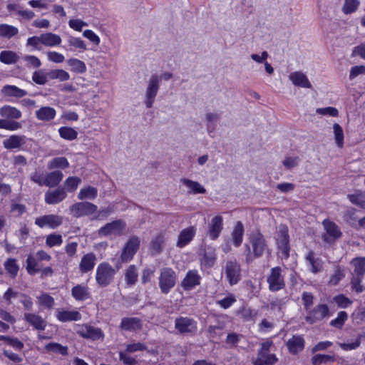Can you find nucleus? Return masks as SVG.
Listing matches in <instances>:
<instances>
[{
	"label": "nucleus",
	"instance_id": "nucleus-1",
	"mask_svg": "<svg viewBox=\"0 0 365 365\" xmlns=\"http://www.w3.org/2000/svg\"><path fill=\"white\" fill-rule=\"evenodd\" d=\"M250 245L245 244L246 262L249 263L254 258H259L263 255L267 250V244L264 235L259 231H252L249 236Z\"/></svg>",
	"mask_w": 365,
	"mask_h": 365
},
{
	"label": "nucleus",
	"instance_id": "nucleus-2",
	"mask_svg": "<svg viewBox=\"0 0 365 365\" xmlns=\"http://www.w3.org/2000/svg\"><path fill=\"white\" fill-rule=\"evenodd\" d=\"M0 115L4 118L0 119V129L15 131L21 128V123L15 120L20 119L22 113L16 107L9 105L2 106L0 108Z\"/></svg>",
	"mask_w": 365,
	"mask_h": 365
},
{
	"label": "nucleus",
	"instance_id": "nucleus-3",
	"mask_svg": "<svg viewBox=\"0 0 365 365\" xmlns=\"http://www.w3.org/2000/svg\"><path fill=\"white\" fill-rule=\"evenodd\" d=\"M173 77L169 72L163 73L160 76L158 74H153L147 82V87L145 93L144 103L148 108L153 107L155 97L160 88V83L162 79L168 81Z\"/></svg>",
	"mask_w": 365,
	"mask_h": 365
},
{
	"label": "nucleus",
	"instance_id": "nucleus-4",
	"mask_svg": "<svg viewBox=\"0 0 365 365\" xmlns=\"http://www.w3.org/2000/svg\"><path fill=\"white\" fill-rule=\"evenodd\" d=\"M273 346V341L271 339L262 342L257 357L252 359L253 365H274L278 359L274 354L270 353Z\"/></svg>",
	"mask_w": 365,
	"mask_h": 365
},
{
	"label": "nucleus",
	"instance_id": "nucleus-5",
	"mask_svg": "<svg viewBox=\"0 0 365 365\" xmlns=\"http://www.w3.org/2000/svg\"><path fill=\"white\" fill-rule=\"evenodd\" d=\"M115 269L108 262H103L96 268V281L102 287L111 284L116 274Z\"/></svg>",
	"mask_w": 365,
	"mask_h": 365
},
{
	"label": "nucleus",
	"instance_id": "nucleus-6",
	"mask_svg": "<svg viewBox=\"0 0 365 365\" xmlns=\"http://www.w3.org/2000/svg\"><path fill=\"white\" fill-rule=\"evenodd\" d=\"M284 271L280 267H275L270 269L267 277L269 289L271 292L279 291L285 287Z\"/></svg>",
	"mask_w": 365,
	"mask_h": 365
},
{
	"label": "nucleus",
	"instance_id": "nucleus-7",
	"mask_svg": "<svg viewBox=\"0 0 365 365\" xmlns=\"http://www.w3.org/2000/svg\"><path fill=\"white\" fill-rule=\"evenodd\" d=\"M126 223L122 220H114L101 227L98 232L100 237H118L123 235Z\"/></svg>",
	"mask_w": 365,
	"mask_h": 365
},
{
	"label": "nucleus",
	"instance_id": "nucleus-8",
	"mask_svg": "<svg viewBox=\"0 0 365 365\" xmlns=\"http://www.w3.org/2000/svg\"><path fill=\"white\" fill-rule=\"evenodd\" d=\"M175 283L176 274L171 268L165 267L160 269L159 287L162 293L168 294L175 287Z\"/></svg>",
	"mask_w": 365,
	"mask_h": 365
},
{
	"label": "nucleus",
	"instance_id": "nucleus-9",
	"mask_svg": "<svg viewBox=\"0 0 365 365\" xmlns=\"http://www.w3.org/2000/svg\"><path fill=\"white\" fill-rule=\"evenodd\" d=\"M288 228L284 225H280L278 227V235L277 237V245L282 257L287 259L289 256Z\"/></svg>",
	"mask_w": 365,
	"mask_h": 365
},
{
	"label": "nucleus",
	"instance_id": "nucleus-10",
	"mask_svg": "<svg viewBox=\"0 0 365 365\" xmlns=\"http://www.w3.org/2000/svg\"><path fill=\"white\" fill-rule=\"evenodd\" d=\"M140 240L137 236H132L124 245L120 255L122 262H128L133 259L139 249Z\"/></svg>",
	"mask_w": 365,
	"mask_h": 365
},
{
	"label": "nucleus",
	"instance_id": "nucleus-11",
	"mask_svg": "<svg viewBox=\"0 0 365 365\" xmlns=\"http://www.w3.org/2000/svg\"><path fill=\"white\" fill-rule=\"evenodd\" d=\"M225 274L230 285L237 284L241 279V267L236 260H229L225 267Z\"/></svg>",
	"mask_w": 365,
	"mask_h": 365
},
{
	"label": "nucleus",
	"instance_id": "nucleus-12",
	"mask_svg": "<svg viewBox=\"0 0 365 365\" xmlns=\"http://www.w3.org/2000/svg\"><path fill=\"white\" fill-rule=\"evenodd\" d=\"M76 331L79 336L85 339L98 340L104 338V334L100 328L89 324H78Z\"/></svg>",
	"mask_w": 365,
	"mask_h": 365
},
{
	"label": "nucleus",
	"instance_id": "nucleus-13",
	"mask_svg": "<svg viewBox=\"0 0 365 365\" xmlns=\"http://www.w3.org/2000/svg\"><path fill=\"white\" fill-rule=\"evenodd\" d=\"M175 327L180 334H194L197 331V324L193 319L180 317L175 319Z\"/></svg>",
	"mask_w": 365,
	"mask_h": 365
},
{
	"label": "nucleus",
	"instance_id": "nucleus-14",
	"mask_svg": "<svg viewBox=\"0 0 365 365\" xmlns=\"http://www.w3.org/2000/svg\"><path fill=\"white\" fill-rule=\"evenodd\" d=\"M97 206L88 202H77L70 207L71 214L75 217L91 215L97 211Z\"/></svg>",
	"mask_w": 365,
	"mask_h": 365
},
{
	"label": "nucleus",
	"instance_id": "nucleus-15",
	"mask_svg": "<svg viewBox=\"0 0 365 365\" xmlns=\"http://www.w3.org/2000/svg\"><path fill=\"white\" fill-rule=\"evenodd\" d=\"M63 222V217L57 215H46L36 218L35 224L40 228L56 229Z\"/></svg>",
	"mask_w": 365,
	"mask_h": 365
},
{
	"label": "nucleus",
	"instance_id": "nucleus-16",
	"mask_svg": "<svg viewBox=\"0 0 365 365\" xmlns=\"http://www.w3.org/2000/svg\"><path fill=\"white\" fill-rule=\"evenodd\" d=\"M322 225L326 232L322 235V238L327 242H331L341 235L339 227L333 222L329 220H324Z\"/></svg>",
	"mask_w": 365,
	"mask_h": 365
},
{
	"label": "nucleus",
	"instance_id": "nucleus-17",
	"mask_svg": "<svg viewBox=\"0 0 365 365\" xmlns=\"http://www.w3.org/2000/svg\"><path fill=\"white\" fill-rule=\"evenodd\" d=\"M329 309L327 304H319L312 310L307 312L306 321L314 324L329 316Z\"/></svg>",
	"mask_w": 365,
	"mask_h": 365
},
{
	"label": "nucleus",
	"instance_id": "nucleus-18",
	"mask_svg": "<svg viewBox=\"0 0 365 365\" xmlns=\"http://www.w3.org/2000/svg\"><path fill=\"white\" fill-rule=\"evenodd\" d=\"M223 230V217L216 215L212 218L208 225V236L212 240H217Z\"/></svg>",
	"mask_w": 365,
	"mask_h": 365
},
{
	"label": "nucleus",
	"instance_id": "nucleus-19",
	"mask_svg": "<svg viewBox=\"0 0 365 365\" xmlns=\"http://www.w3.org/2000/svg\"><path fill=\"white\" fill-rule=\"evenodd\" d=\"M195 234L196 229L193 226L183 229L178 236L176 246L179 248L185 247L192 240Z\"/></svg>",
	"mask_w": 365,
	"mask_h": 365
},
{
	"label": "nucleus",
	"instance_id": "nucleus-20",
	"mask_svg": "<svg viewBox=\"0 0 365 365\" xmlns=\"http://www.w3.org/2000/svg\"><path fill=\"white\" fill-rule=\"evenodd\" d=\"M97 262V257L93 252L84 255L79 263V270L81 273L85 274L93 271Z\"/></svg>",
	"mask_w": 365,
	"mask_h": 365
},
{
	"label": "nucleus",
	"instance_id": "nucleus-21",
	"mask_svg": "<svg viewBox=\"0 0 365 365\" xmlns=\"http://www.w3.org/2000/svg\"><path fill=\"white\" fill-rule=\"evenodd\" d=\"M24 319L34 329L43 331L46 327V321L38 314L25 313Z\"/></svg>",
	"mask_w": 365,
	"mask_h": 365
},
{
	"label": "nucleus",
	"instance_id": "nucleus-22",
	"mask_svg": "<svg viewBox=\"0 0 365 365\" xmlns=\"http://www.w3.org/2000/svg\"><path fill=\"white\" fill-rule=\"evenodd\" d=\"M289 79L295 86L311 88L312 83L309 81L306 74L302 71H294L289 73Z\"/></svg>",
	"mask_w": 365,
	"mask_h": 365
},
{
	"label": "nucleus",
	"instance_id": "nucleus-23",
	"mask_svg": "<svg viewBox=\"0 0 365 365\" xmlns=\"http://www.w3.org/2000/svg\"><path fill=\"white\" fill-rule=\"evenodd\" d=\"M56 319L61 322H67L72 321H79L82 316L81 313L76 310H64L58 309L56 311Z\"/></svg>",
	"mask_w": 365,
	"mask_h": 365
},
{
	"label": "nucleus",
	"instance_id": "nucleus-24",
	"mask_svg": "<svg viewBox=\"0 0 365 365\" xmlns=\"http://www.w3.org/2000/svg\"><path fill=\"white\" fill-rule=\"evenodd\" d=\"M201 277L195 269L187 272L182 282V287L185 290H190L200 283Z\"/></svg>",
	"mask_w": 365,
	"mask_h": 365
},
{
	"label": "nucleus",
	"instance_id": "nucleus-25",
	"mask_svg": "<svg viewBox=\"0 0 365 365\" xmlns=\"http://www.w3.org/2000/svg\"><path fill=\"white\" fill-rule=\"evenodd\" d=\"M67 195L63 188L48 190L45 193V202L48 205H55L62 202Z\"/></svg>",
	"mask_w": 365,
	"mask_h": 365
},
{
	"label": "nucleus",
	"instance_id": "nucleus-26",
	"mask_svg": "<svg viewBox=\"0 0 365 365\" xmlns=\"http://www.w3.org/2000/svg\"><path fill=\"white\" fill-rule=\"evenodd\" d=\"M24 135H11L3 141L4 147L7 150L19 149L26 143Z\"/></svg>",
	"mask_w": 365,
	"mask_h": 365
},
{
	"label": "nucleus",
	"instance_id": "nucleus-27",
	"mask_svg": "<svg viewBox=\"0 0 365 365\" xmlns=\"http://www.w3.org/2000/svg\"><path fill=\"white\" fill-rule=\"evenodd\" d=\"M305 341L299 335H294L287 341V347L292 354L301 352L304 348Z\"/></svg>",
	"mask_w": 365,
	"mask_h": 365
},
{
	"label": "nucleus",
	"instance_id": "nucleus-28",
	"mask_svg": "<svg viewBox=\"0 0 365 365\" xmlns=\"http://www.w3.org/2000/svg\"><path fill=\"white\" fill-rule=\"evenodd\" d=\"M306 265L309 271L314 274L319 272L322 269V261L314 257L313 251H309L304 257Z\"/></svg>",
	"mask_w": 365,
	"mask_h": 365
},
{
	"label": "nucleus",
	"instance_id": "nucleus-29",
	"mask_svg": "<svg viewBox=\"0 0 365 365\" xmlns=\"http://www.w3.org/2000/svg\"><path fill=\"white\" fill-rule=\"evenodd\" d=\"M67 43L68 47H63L67 51L83 53L87 50L86 42L79 37L69 36L67 38Z\"/></svg>",
	"mask_w": 365,
	"mask_h": 365
},
{
	"label": "nucleus",
	"instance_id": "nucleus-30",
	"mask_svg": "<svg viewBox=\"0 0 365 365\" xmlns=\"http://www.w3.org/2000/svg\"><path fill=\"white\" fill-rule=\"evenodd\" d=\"M166 240V235L165 233L160 232L157 234L152 239L149 250L153 255L159 254L162 252L163 249L164 244Z\"/></svg>",
	"mask_w": 365,
	"mask_h": 365
},
{
	"label": "nucleus",
	"instance_id": "nucleus-31",
	"mask_svg": "<svg viewBox=\"0 0 365 365\" xmlns=\"http://www.w3.org/2000/svg\"><path fill=\"white\" fill-rule=\"evenodd\" d=\"M71 295L76 301H86L91 297L89 289L86 284H77L71 289Z\"/></svg>",
	"mask_w": 365,
	"mask_h": 365
},
{
	"label": "nucleus",
	"instance_id": "nucleus-32",
	"mask_svg": "<svg viewBox=\"0 0 365 365\" xmlns=\"http://www.w3.org/2000/svg\"><path fill=\"white\" fill-rule=\"evenodd\" d=\"M180 182L188 189L187 193L189 194L197 195L205 194L206 192L205 188L197 181L187 178H182L180 179Z\"/></svg>",
	"mask_w": 365,
	"mask_h": 365
},
{
	"label": "nucleus",
	"instance_id": "nucleus-33",
	"mask_svg": "<svg viewBox=\"0 0 365 365\" xmlns=\"http://www.w3.org/2000/svg\"><path fill=\"white\" fill-rule=\"evenodd\" d=\"M43 46L46 47H57L59 46L62 42L61 37L52 32H46L41 34Z\"/></svg>",
	"mask_w": 365,
	"mask_h": 365
},
{
	"label": "nucleus",
	"instance_id": "nucleus-34",
	"mask_svg": "<svg viewBox=\"0 0 365 365\" xmlns=\"http://www.w3.org/2000/svg\"><path fill=\"white\" fill-rule=\"evenodd\" d=\"M35 115L36 118L39 120L50 121L54 119L56 111L52 107L43 106L36 111Z\"/></svg>",
	"mask_w": 365,
	"mask_h": 365
},
{
	"label": "nucleus",
	"instance_id": "nucleus-35",
	"mask_svg": "<svg viewBox=\"0 0 365 365\" xmlns=\"http://www.w3.org/2000/svg\"><path fill=\"white\" fill-rule=\"evenodd\" d=\"M244 232L245 229L243 224L240 221L237 222L231 233L233 244L236 247L241 245L243 240Z\"/></svg>",
	"mask_w": 365,
	"mask_h": 365
},
{
	"label": "nucleus",
	"instance_id": "nucleus-36",
	"mask_svg": "<svg viewBox=\"0 0 365 365\" xmlns=\"http://www.w3.org/2000/svg\"><path fill=\"white\" fill-rule=\"evenodd\" d=\"M63 178V174L61 171L54 170L47 173L45 175V186L48 187H53L58 185Z\"/></svg>",
	"mask_w": 365,
	"mask_h": 365
},
{
	"label": "nucleus",
	"instance_id": "nucleus-37",
	"mask_svg": "<svg viewBox=\"0 0 365 365\" xmlns=\"http://www.w3.org/2000/svg\"><path fill=\"white\" fill-rule=\"evenodd\" d=\"M269 54L267 51H262L261 54L252 53L250 55V58L258 63H263L264 69L268 74H272L274 73V68L272 65L267 62Z\"/></svg>",
	"mask_w": 365,
	"mask_h": 365
},
{
	"label": "nucleus",
	"instance_id": "nucleus-38",
	"mask_svg": "<svg viewBox=\"0 0 365 365\" xmlns=\"http://www.w3.org/2000/svg\"><path fill=\"white\" fill-rule=\"evenodd\" d=\"M120 328L125 331H136L141 328V321L137 317L123 318Z\"/></svg>",
	"mask_w": 365,
	"mask_h": 365
},
{
	"label": "nucleus",
	"instance_id": "nucleus-39",
	"mask_svg": "<svg viewBox=\"0 0 365 365\" xmlns=\"http://www.w3.org/2000/svg\"><path fill=\"white\" fill-rule=\"evenodd\" d=\"M2 93L7 96L21 98L27 95L25 90L13 85H6L2 88Z\"/></svg>",
	"mask_w": 365,
	"mask_h": 365
},
{
	"label": "nucleus",
	"instance_id": "nucleus-40",
	"mask_svg": "<svg viewBox=\"0 0 365 365\" xmlns=\"http://www.w3.org/2000/svg\"><path fill=\"white\" fill-rule=\"evenodd\" d=\"M36 304L40 308L52 309L55 301L48 293H42L36 297Z\"/></svg>",
	"mask_w": 365,
	"mask_h": 365
},
{
	"label": "nucleus",
	"instance_id": "nucleus-41",
	"mask_svg": "<svg viewBox=\"0 0 365 365\" xmlns=\"http://www.w3.org/2000/svg\"><path fill=\"white\" fill-rule=\"evenodd\" d=\"M365 339V332L362 331L358 334L357 338L354 340V341L351 343H341L339 342V346L344 351H352L358 349L361 344V341Z\"/></svg>",
	"mask_w": 365,
	"mask_h": 365
},
{
	"label": "nucleus",
	"instance_id": "nucleus-42",
	"mask_svg": "<svg viewBox=\"0 0 365 365\" xmlns=\"http://www.w3.org/2000/svg\"><path fill=\"white\" fill-rule=\"evenodd\" d=\"M351 264L354 267V275L364 277L365 275V257L353 259Z\"/></svg>",
	"mask_w": 365,
	"mask_h": 365
},
{
	"label": "nucleus",
	"instance_id": "nucleus-43",
	"mask_svg": "<svg viewBox=\"0 0 365 365\" xmlns=\"http://www.w3.org/2000/svg\"><path fill=\"white\" fill-rule=\"evenodd\" d=\"M67 64L71 67V70L75 73H83L87 70L85 63L78 58H71L68 59Z\"/></svg>",
	"mask_w": 365,
	"mask_h": 365
},
{
	"label": "nucleus",
	"instance_id": "nucleus-44",
	"mask_svg": "<svg viewBox=\"0 0 365 365\" xmlns=\"http://www.w3.org/2000/svg\"><path fill=\"white\" fill-rule=\"evenodd\" d=\"M69 166L68 160L64 157H57L51 160L47 164V168L53 170L55 168L65 169Z\"/></svg>",
	"mask_w": 365,
	"mask_h": 365
},
{
	"label": "nucleus",
	"instance_id": "nucleus-45",
	"mask_svg": "<svg viewBox=\"0 0 365 365\" xmlns=\"http://www.w3.org/2000/svg\"><path fill=\"white\" fill-rule=\"evenodd\" d=\"M238 315L246 322L254 320L257 315V311L247 306H243L239 311Z\"/></svg>",
	"mask_w": 365,
	"mask_h": 365
},
{
	"label": "nucleus",
	"instance_id": "nucleus-46",
	"mask_svg": "<svg viewBox=\"0 0 365 365\" xmlns=\"http://www.w3.org/2000/svg\"><path fill=\"white\" fill-rule=\"evenodd\" d=\"M97 188L91 186H88L86 187L81 189L80 192L78 194V198L80 200H94L97 197Z\"/></svg>",
	"mask_w": 365,
	"mask_h": 365
},
{
	"label": "nucleus",
	"instance_id": "nucleus-47",
	"mask_svg": "<svg viewBox=\"0 0 365 365\" xmlns=\"http://www.w3.org/2000/svg\"><path fill=\"white\" fill-rule=\"evenodd\" d=\"M37 260L38 259H36L35 257L31 255H29L26 260V269L30 275H34L40 271V267Z\"/></svg>",
	"mask_w": 365,
	"mask_h": 365
},
{
	"label": "nucleus",
	"instance_id": "nucleus-48",
	"mask_svg": "<svg viewBox=\"0 0 365 365\" xmlns=\"http://www.w3.org/2000/svg\"><path fill=\"white\" fill-rule=\"evenodd\" d=\"M81 180L78 177H68L63 183L64 187L63 188L66 192H74L81 184Z\"/></svg>",
	"mask_w": 365,
	"mask_h": 365
},
{
	"label": "nucleus",
	"instance_id": "nucleus-49",
	"mask_svg": "<svg viewBox=\"0 0 365 365\" xmlns=\"http://www.w3.org/2000/svg\"><path fill=\"white\" fill-rule=\"evenodd\" d=\"M19 32V29L11 25L2 24H0V36L6 38H11L16 36Z\"/></svg>",
	"mask_w": 365,
	"mask_h": 365
},
{
	"label": "nucleus",
	"instance_id": "nucleus-50",
	"mask_svg": "<svg viewBox=\"0 0 365 365\" xmlns=\"http://www.w3.org/2000/svg\"><path fill=\"white\" fill-rule=\"evenodd\" d=\"M45 349L48 352L60 354L63 356L68 354V347L58 343L51 342L45 346Z\"/></svg>",
	"mask_w": 365,
	"mask_h": 365
},
{
	"label": "nucleus",
	"instance_id": "nucleus-51",
	"mask_svg": "<svg viewBox=\"0 0 365 365\" xmlns=\"http://www.w3.org/2000/svg\"><path fill=\"white\" fill-rule=\"evenodd\" d=\"M334 138L336 146L339 148L344 146V131L341 126L338 123L333 125Z\"/></svg>",
	"mask_w": 365,
	"mask_h": 365
},
{
	"label": "nucleus",
	"instance_id": "nucleus-52",
	"mask_svg": "<svg viewBox=\"0 0 365 365\" xmlns=\"http://www.w3.org/2000/svg\"><path fill=\"white\" fill-rule=\"evenodd\" d=\"M58 133L61 138L67 140H73L77 138V131L71 127L63 126L58 129Z\"/></svg>",
	"mask_w": 365,
	"mask_h": 365
},
{
	"label": "nucleus",
	"instance_id": "nucleus-53",
	"mask_svg": "<svg viewBox=\"0 0 365 365\" xmlns=\"http://www.w3.org/2000/svg\"><path fill=\"white\" fill-rule=\"evenodd\" d=\"M19 56L11 51H3L0 53V61L5 64H13L18 61Z\"/></svg>",
	"mask_w": 365,
	"mask_h": 365
},
{
	"label": "nucleus",
	"instance_id": "nucleus-54",
	"mask_svg": "<svg viewBox=\"0 0 365 365\" xmlns=\"http://www.w3.org/2000/svg\"><path fill=\"white\" fill-rule=\"evenodd\" d=\"M138 270L135 265H130L125 272V277L127 284L133 285L138 279Z\"/></svg>",
	"mask_w": 365,
	"mask_h": 365
},
{
	"label": "nucleus",
	"instance_id": "nucleus-55",
	"mask_svg": "<svg viewBox=\"0 0 365 365\" xmlns=\"http://www.w3.org/2000/svg\"><path fill=\"white\" fill-rule=\"evenodd\" d=\"M4 267L9 275L14 278L19 272V267L16 263V260L13 258H9L4 262Z\"/></svg>",
	"mask_w": 365,
	"mask_h": 365
},
{
	"label": "nucleus",
	"instance_id": "nucleus-56",
	"mask_svg": "<svg viewBox=\"0 0 365 365\" xmlns=\"http://www.w3.org/2000/svg\"><path fill=\"white\" fill-rule=\"evenodd\" d=\"M359 4V0H344L342 11L345 14H352L358 9Z\"/></svg>",
	"mask_w": 365,
	"mask_h": 365
},
{
	"label": "nucleus",
	"instance_id": "nucleus-57",
	"mask_svg": "<svg viewBox=\"0 0 365 365\" xmlns=\"http://www.w3.org/2000/svg\"><path fill=\"white\" fill-rule=\"evenodd\" d=\"M63 242L62 236L59 234H50L46 236V245L48 247H53L54 246H60Z\"/></svg>",
	"mask_w": 365,
	"mask_h": 365
},
{
	"label": "nucleus",
	"instance_id": "nucleus-58",
	"mask_svg": "<svg viewBox=\"0 0 365 365\" xmlns=\"http://www.w3.org/2000/svg\"><path fill=\"white\" fill-rule=\"evenodd\" d=\"M51 79H58L60 81H66L70 79L69 73L63 69H56L48 73Z\"/></svg>",
	"mask_w": 365,
	"mask_h": 365
},
{
	"label": "nucleus",
	"instance_id": "nucleus-59",
	"mask_svg": "<svg viewBox=\"0 0 365 365\" xmlns=\"http://www.w3.org/2000/svg\"><path fill=\"white\" fill-rule=\"evenodd\" d=\"M48 74L42 69L36 71L32 74V80L36 84L45 85L48 81Z\"/></svg>",
	"mask_w": 365,
	"mask_h": 365
},
{
	"label": "nucleus",
	"instance_id": "nucleus-60",
	"mask_svg": "<svg viewBox=\"0 0 365 365\" xmlns=\"http://www.w3.org/2000/svg\"><path fill=\"white\" fill-rule=\"evenodd\" d=\"M347 319V313L346 312L341 311L338 313L336 318L330 322V326L336 328H341Z\"/></svg>",
	"mask_w": 365,
	"mask_h": 365
},
{
	"label": "nucleus",
	"instance_id": "nucleus-61",
	"mask_svg": "<svg viewBox=\"0 0 365 365\" xmlns=\"http://www.w3.org/2000/svg\"><path fill=\"white\" fill-rule=\"evenodd\" d=\"M41 34L29 37L26 41V46H31L36 50H41L43 46Z\"/></svg>",
	"mask_w": 365,
	"mask_h": 365
},
{
	"label": "nucleus",
	"instance_id": "nucleus-62",
	"mask_svg": "<svg viewBox=\"0 0 365 365\" xmlns=\"http://www.w3.org/2000/svg\"><path fill=\"white\" fill-rule=\"evenodd\" d=\"M242 338V334H239L235 332L229 333L226 337L225 343L230 348L235 346Z\"/></svg>",
	"mask_w": 365,
	"mask_h": 365
},
{
	"label": "nucleus",
	"instance_id": "nucleus-63",
	"mask_svg": "<svg viewBox=\"0 0 365 365\" xmlns=\"http://www.w3.org/2000/svg\"><path fill=\"white\" fill-rule=\"evenodd\" d=\"M334 356L327 354H316L312 359L313 365H320L322 364L327 363L328 361H333Z\"/></svg>",
	"mask_w": 365,
	"mask_h": 365
},
{
	"label": "nucleus",
	"instance_id": "nucleus-64",
	"mask_svg": "<svg viewBox=\"0 0 365 365\" xmlns=\"http://www.w3.org/2000/svg\"><path fill=\"white\" fill-rule=\"evenodd\" d=\"M47 59L55 63H61L65 61V56L57 51H49L46 52Z\"/></svg>",
	"mask_w": 365,
	"mask_h": 365
}]
</instances>
